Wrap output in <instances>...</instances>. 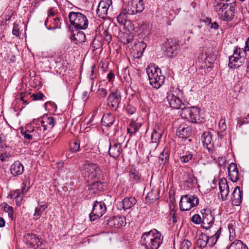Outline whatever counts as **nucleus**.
<instances>
[{
  "mask_svg": "<svg viewBox=\"0 0 249 249\" xmlns=\"http://www.w3.org/2000/svg\"><path fill=\"white\" fill-rule=\"evenodd\" d=\"M38 121L34 122V120L29 124H27L25 128L20 129V133L24 138L29 141H38L44 139L47 132V128L43 127Z\"/></svg>",
  "mask_w": 249,
  "mask_h": 249,
  "instance_id": "f257e3e1",
  "label": "nucleus"
},
{
  "mask_svg": "<svg viewBox=\"0 0 249 249\" xmlns=\"http://www.w3.org/2000/svg\"><path fill=\"white\" fill-rule=\"evenodd\" d=\"M162 242L160 233L155 229L145 232L141 237L142 245L145 249H159Z\"/></svg>",
  "mask_w": 249,
  "mask_h": 249,
  "instance_id": "f03ea898",
  "label": "nucleus"
},
{
  "mask_svg": "<svg viewBox=\"0 0 249 249\" xmlns=\"http://www.w3.org/2000/svg\"><path fill=\"white\" fill-rule=\"evenodd\" d=\"M150 84L154 88H160L164 82L165 77L161 74V70L153 64H150L146 68Z\"/></svg>",
  "mask_w": 249,
  "mask_h": 249,
  "instance_id": "7ed1b4c3",
  "label": "nucleus"
},
{
  "mask_svg": "<svg viewBox=\"0 0 249 249\" xmlns=\"http://www.w3.org/2000/svg\"><path fill=\"white\" fill-rule=\"evenodd\" d=\"M180 116L182 118L193 123H201L203 120L200 117V109L195 107H183L181 110Z\"/></svg>",
  "mask_w": 249,
  "mask_h": 249,
  "instance_id": "20e7f679",
  "label": "nucleus"
},
{
  "mask_svg": "<svg viewBox=\"0 0 249 249\" xmlns=\"http://www.w3.org/2000/svg\"><path fill=\"white\" fill-rule=\"evenodd\" d=\"M70 21L75 29L84 30L87 28L89 21L86 16L79 12H71L69 14Z\"/></svg>",
  "mask_w": 249,
  "mask_h": 249,
  "instance_id": "39448f33",
  "label": "nucleus"
},
{
  "mask_svg": "<svg viewBox=\"0 0 249 249\" xmlns=\"http://www.w3.org/2000/svg\"><path fill=\"white\" fill-rule=\"evenodd\" d=\"M199 199L197 196L190 195L181 196L179 201V208L182 211H187L197 206Z\"/></svg>",
  "mask_w": 249,
  "mask_h": 249,
  "instance_id": "423d86ee",
  "label": "nucleus"
},
{
  "mask_svg": "<svg viewBox=\"0 0 249 249\" xmlns=\"http://www.w3.org/2000/svg\"><path fill=\"white\" fill-rule=\"evenodd\" d=\"M236 6V2L229 4L225 6V7H222L220 11L217 9H214V11H215L218 15L221 16V18L222 20L230 22L234 18Z\"/></svg>",
  "mask_w": 249,
  "mask_h": 249,
  "instance_id": "0eeeda50",
  "label": "nucleus"
},
{
  "mask_svg": "<svg viewBox=\"0 0 249 249\" xmlns=\"http://www.w3.org/2000/svg\"><path fill=\"white\" fill-rule=\"evenodd\" d=\"M247 51H249V48H235L233 55L229 57V68L235 69L239 67L237 61L239 58L246 56Z\"/></svg>",
  "mask_w": 249,
  "mask_h": 249,
  "instance_id": "6e6552de",
  "label": "nucleus"
},
{
  "mask_svg": "<svg viewBox=\"0 0 249 249\" xmlns=\"http://www.w3.org/2000/svg\"><path fill=\"white\" fill-rule=\"evenodd\" d=\"M82 173L86 177L89 179H93L99 177L101 169L97 164L89 163L83 165Z\"/></svg>",
  "mask_w": 249,
  "mask_h": 249,
  "instance_id": "1a4fd4ad",
  "label": "nucleus"
},
{
  "mask_svg": "<svg viewBox=\"0 0 249 249\" xmlns=\"http://www.w3.org/2000/svg\"><path fill=\"white\" fill-rule=\"evenodd\" d=\"M107 208L104 202L96 201L93 206V209L89 214L91 221H94L101 217L106 213Z\"/></svg>",
  "mask_w": 249,
  "mask_h": 249,
  "instance_id": "9d476101",
  "label": "nucleus"
},
{
  "mask_svg": "<svg viewBox=\"0 0 249 249\" xmlns=\"http://www.w3.org/2000/svg\"><path fill=\"white\" fill-rule=\"evenodd\" d=\"M202 215V224L203 228L209 229L212 227L214 221V217L212 214L209 209H204L201 210Z\"/></svg>",
  "mask_w": 249,
  "mask_h": 249,
  "instance_id": "9b49d317",
  "label": "nucleus"
},
{
  "mask_svg": "<svg viewBox=\"0 0 249 249\" xmlns=\"http://www.w3.org/2000/svg\"><path fill=\"white\" fill-rule=\"evenodd\" d=\"M144 8V3L143 0H132L128 3L126 8L130 15H135L142 12Z\"/></svg>",
  "mask_w": 249,
  "mask_h": 249,
  "instance_id": "f8f14e48",
  "label": "nucleus"
},
{
  "mask_svg": "<svg viewBox=\"0 0 249 249\" xmlns=\"http://www.w3.org/2000/svg\"><path fill=\"white\" fill-rule=\"evenodd\" d=\"M103 190L104 188L102 183L100 181H96L89 184L87 186L85 191L89 198H90L99 194Z\"/></svg>",
  "mask_w": 249,
  "mask_h": 249,
  "instance_id": "ddd939ff",
  "label": "nucleus"
},
{
  "mask_svg": "<svg viewBox=\"0 0 249 249\" xmlns=\"http://www.w3.org/2000/svg\"><path fill=\"white\" fill-rule=\"evenodd\" d=\"M166 98L171 107L179 109L184 107V104L181 100L178 97L175 96L173 93L167 92Z\"/></svg>",
  "mask_w": 249,
  "mask_h": 249,
  "instance_id": "4468645a",
  "label": "nucleus"
},
{
  "mask_svg": "<svg viewBox=\"0 0 249 249\" xmlns=\"http://www.w3.org/2000/svg\"><path fill=\"white\" fill-rule=\"evenodd\" d=\"M112 4V0H102L98 4L96 13L99 17L105 18L107 14L109 6Z\"/></svg>",
  "mask_w": 249,
  "mask_h": 249,
  "instance_id": "2eb2a0df",
  "label": "nucleus"
},
{
  "mask_svg": "<svg viewBox=\"0 0 249 249\" xmlns=\"http://www.w3.org/2000/svg\"><path fill=\"white\" fill-rule=\"evenodd\" d=\"M24 238L26 243L32 248L36 249L42 244L43 240L34 233H28L25 235Z\"/></svg>",
  "mask_w": 249,
  "mask_h": 249,
  "instance_id": "dca6fc26",
  "label": "nucleus"
},
{
  "mask_svg": "<svg viewBox=\"0 0 249 249\" xmlns=\"http://www.w3.org/2000/svg\"><path fill=\"white\" fill-rule=\"evenodd\" d=\"M219 188L220 192L218 195L219 198L221 197L222 201H225L228 199V196L229 193V186L227 180L222 178L219 181Z\"/></svg>",
  "mask_w": 249,
  "mask_h": 249,
  "instance_id": "f3484780",
  "label": "nucleus"
},
{
  "mask_svg": "<svg viewBox=\"0 0 249 249\" xmlns=\"http://www.w3.org/2000/svg\"><path fill=\"white\" fill-rule=\"evenodd\" d=\"M122 152L123 148L121 143L115 142H109L108 154L110 157L116 159L120 156Z\"/></svg>",
  "mask_w": 249,
  "mask_h": 249,
  "instance_id": "a211bd4d",
  "label": "nucleus"
},
{
  "mask_svg": "<svg viewBox=\"0 0 249 249\" xmlns=\"http://www.w3.org/2000/svg\"><path fill=\"white\" fill-rule=\"evenodd\" d=\"M121 96L118 91L111 92L108 97V104L112 110H116L119 107Z\"/></svg>",
  "mask_w": 249,
  "mask_h": 249,
  "instance_id": "6ab92c4d",
  "label": "nucleus"
},
{
  "mask_svg": "<svg viewBox=\"0 0 249 249\" xmlns=\"http://www.w3.org/2000/svg\"><path fill=\"white\" fill-rule=\"evenodd\" d=\"M125 224V218L124 216H113L107 221V225L114 228H120Z\"/></svg>",
  "mask_w": 249,
  "mask_h": 249,
  "instance_id": "aec40b11",
  "label": "nucleus"
},
{
  "mask_svg": "<svg viewBox=\"0 0 249 249\" xmlns=\"http://www.w3.org/2000/svg\"><path fill=\"white\" fill-rule=\"evenodd\" d=\"M204 146L206 147L210 152L213 151V142L211 132L206 131L203 133L201 138Z\"/></svg>",
  "mask_w": 249,
  "mask_h": 249,
  "instance_id": "412c9836",
  "label": "nucleus"
},
{
  "mask_svg": "<svg viewBox=\"0 0 249 249\" xmlns=\"http://www.w3.org/2000/svg\"><path fill=\"white\" fill-rule=\"evenodd\" d=\"M38 121L42 125L43 127H45L48 129L52 128L55 125L54 119L53 117H48L47 115L44 116L41 119H34V122Z\"/></svg>",
  "mask_w": 249,
  "mask_h": 249,
  "instance_id": "4be33fe9",
  "label": "nucleus"
},
{
  "mask_svg": "<svg viewBox=\"0 0 249 249\" xmlns=\"http://www.w3.org/2000/svg\"><path fill=\"white\" fill-rule=\"evenodd\" d=\"M228 175L230 179L233 182H236L239 178V172L235 163H231L228 167Z\"/></svg>",
  "mask_w": 249,
  "mask_h": 249,
  "instance_id": "5701e85b",
  "label": "nucleus"
},
{
  "mask_svg": "<svg viewBox=\"0 0 249 249\" xmlns=\"http://www.w3.org/2000/svg\"><path fill=\"white\" fill-rule=\"evenodd\" d=\"M242 192L239 187H236L232 193V204L235 206H239L242 199Z\"/></svg>",
  "mask_w": 249,
  "mask_h": 249,
  "instance_id": "b1692460",
  "label": "nucleus"
},
{
  "mask_svg": "<svg viewBox=\"0 0 249 249\" xmlns=\"http://www.w3.org/2000/svg\"><path fill=\"white\" fill-rule=\"evenodd\" d=\"M192 129L190 126H180L177 130V135L180 138H187L192 135Z\"/></svg>",
  "mask_w": 249,
  "mask_h": 249,
  "instance_id": "393cba45",
  "label": "nucleus"
},
{
  "mask_svg": "<svg viewBox=\"0 0 249 249\" xmlns=\"http://www.w3.org/2000/svg\"><path fill=\"white\" fill-rule=\"evenodd\" d=\"M129 15H130L128 14V10L126 8L123 9L117 18L119 24L125 27L127 23H130V21L127 20Z\"/></svg>",
  "mask_w": 249,
  "mask_h": 249,
  "instance_id": "a878e982",
  "label": "nucleus"
},
{
  "mask_svg": "<svg viewBox=\"0 0 249 249\" xmlns=\"http://www.w3.org/2000/svg\"><path fill=\"white\" fill-rule=\"evenodd\" d=\"M10 170L11 174L14 176H18L23 172L24 167L20 162L17 161L12 165Z\"/></svg>",
  "mask_w": 249,
  "mask_h": 249,
  "instance_id": "bb28decb",
  "label": "nucleus"
},
{
  "mask_svg": "<svg viewBox=\"0 0 249 249\" xmlns=\"http://www.w3.org/2000/svg\"><path fill=\"white\" fill-rule=\"evenodd\" d=\"M129 180L133 184L142 182L141 175L136 169H132L129 172Z\"/></svg>",
  "mask_w": 249,
  "mask_h": 249,
  "instance_id": "cd10ccee",
  "label": "nucleus"
},
{
  "mask_svg": "<svg viewBox=\"0 0 249 249\" xmlns=\"http://www.w3.org/2000/svg\"><path fill=\"white\" fill-rule=\"evenodd\" d=\"M71 38L73 41H75V44L76 45H80L86 41V35L82 31H78L75 35L73 34L71 35Z\"/></svg>",
  "mask_w": 249,
  "mask_h": 249,
  "instance_id": "c85d7f7f",
  "label": "nucleus"
},
{
  "mask_svg": "<svg viewBox=\"0 0 249 249\" xmlns=\"http://www.w3.org/2000/svg\"><path fill=\"white\" fill-rule=\"evenodd\" d=\"M137 200L135 197H126L122 201L123 208L124 210L129 209L133 207L136 203Z\"/></svg>",
  "mask_w": 249,
  "mask_h": 249,
  "instance_id": "c756f323",
  "label": "nucleus"
},
{
  "mask_svg": "<svg viewBox=\"0 0 249 249\" xmlns=\"http://www.w3.org/2000/svg\"><path fill=\"white\" fill-rule=\"evenodd\" d=\"M115 122V117L111 113H107L103 115L102 119L103 125L110 127Z\"/></svg>",
  "mask_w": 249,
  "mask_h": 249,
  "instance_id": "7c9ffc66",
  "label": "nucleus"
},
{
  "mask_svg": "<svg viewBox=\"0 0 249 249\" xmlns=\"http://www.w3.org/2000/svg\"><path fill=\"white\" fill-rule=\"evenodd\" d=\"M236 2V0H214L213 3V9L220 11L222 7H225L226 5L235 3Z\"/></svg>",
  "mask_w": 249,
  "mask_h": 249,
  "instance_id": "2f4dec72",
  "label": "nucleus"
},
{
  "mask_svg": "<svg viewBox=\"0 0 249 249\" xmlns=\"http://www.w3.org/2000/svg\"><path fill=\"white\" fill-rule=\"evenodd\" d=\"M10 196L11 198H14L15 199V201L17 206L20 205L24 196V195L22 194L20 189H17L13 191L11 193Z\"/></svg>",
  "mask_w": 249,
  "mask_h": 249,
  "instance_id": "473e14b6",
  "label": "nucleus"
},
{
  "mask_svg": "<svg viewBox=\"0 0 249 249\" xmlns=\"http://www.w3.org/2000/svg\"><path fill=\"white\" fill-rule=\"evenodd\" d=\"M141 126V123L136 122V121L132 120L127 127V132L130 134V136H131L132 135L136 133L139 130Z\"/></svg>",
  "mask_w": 249,
  "mask_h": 249,
  "instance_id": "72a5a7b5",
  "label": "nucleus"
},
{
  "mask_svg": "<svg viewBox=\"0 0 249 249\" xmlns=\"http://www.w3.org/2000/svg\"><path fill=\"white\" fill-rule=\"evenodd\" d=\"M162 135V131L159 128L154 129L151 134V142L156 143V146L158 145L157 142L161 138Z\"/></svg>",
  "mask_w": 249,
  "mask_h": 249,
  "instance_id": "f704fd0d",
  "label": "nucleus"
},
{
  "mask_svg": "<svg viewBox=\"0 0 249 249\" xmlns=\"http://www.w3.org/2000/svg\"><path fill=\"white\" fill-rule=\"evenodd\" d=\"M221 234V228L216 231L215 234L213 236H208V239L207 242L209 246L212 247L216 244L217 239Z\"/></svg>",
  "mask_w": 249,
  "mask_h": 249,
  "instance_id": "c9c22d12",
  "label": "nucleus"
},
{
  "mask_svg": "<svg viewBox=\"0 0 249 249\" xmlns=\"http://www.w3.org/2000/svg\"><path fill=\"white\" fill-rule=\"evenodd\" d=\"M47 208V205L43 204L39 205L35 208V213L33 214V219L34 220H37L40 218L41 216L42 213Z\"/></svg>",
  "mask_w": 249,
  "mask_h": 249,
  "instance_id": "e433bc0d",
  "label": "nucleus"
},
{
  "mask_svg": "<svg viewBox=\"0 0 249 249\" xmlns=\"http://www.w3.org/2000/svg\"><path fill=\"white\" fill-rule=\"evenodd\" d=\"M228 249H248V248L241 241L235 240L231 244Z\"/></svg>",
  "mask_w": 249,
  "mask_h": 249,
  "instance_id": "4c0bfd02",
  "label": "nucleus"
},
{
  "mask_svg": "<svg viewBox=\"0 0 249 249\" xmlns=\"http://www.w3.org/2000/svg\"><path fill=\"white\" fill-rule=\"evenodd\" d=\"M145 48H130L129 51L133 57L136 58H140L144 51Z\"/></svg>",
  "mask_w": 249,
  "mask_h": 249,
  "instance_id": "58836bf2",
  "label": "nucleus"
},
{
  "mask_svg": "<svg viewBox=\"0 0 249 249\" xmlns=\"http://www.w3.org/2000/svg\"><path fill=\"white\" fill-rule=\"evenodd\" d=\"M208 239V236L205 233H201L197 241V245L200 248H204L208 244L207 242Z\"/></svg>",
  "mask_w": 249,
  "mask_h": 249,
  "instance_id": "ea45409f",
  "label": "nucleus"
},
{
  "mask_svg": "<svg viewBox=\"0 0 249 249\" xmlns=\"http://www.w3.org/2000/svg\"><path fill=\"white\" fill-rule=\"evenodd\" d=\"M169 155V150L168 148H164L159 157L160 160L161 161V164H165L166 162L168 161Z\"/></svg>",
  "mask_w": 249,
  "mask_h": 249,
  "instance_id": "a19ab883",
  "label": "nucleus"
},
{
  "mask_svg": "<svg viewBox=\"0 0 249 249\" xmlns=\"http://www.w3.org/2000/svg\"><path fill=\"white\" fill-rule=\"evenodd\" d=\"M80 142L78 140H74L70 143V149L71 152L75 153L79 150Z\"/></svg>",
  "mask_w": 249,
  "mask_h": 249,
  "instance_id": "79ce46f5",
  "label": "nucleus"
},
{
  "mask_svg": "<svg viewBox=\"0 0 249 249\" xmlns=\"http://www.w3.org/2000/svg\"><path fill=\"white\" fill-rule=\"evenodd\" d=\"M103 36H104V40L101 46L109 45V43L112 39L111 35L109 34L107 30H105L103 32Z\"/></svg>",
  "mask_w": 249,
  "mask_h": 249,
  "instance_id": "37998d69",
  "label": "nucleus"
},
{
  "mask_svg": "<svg viewBox=\"0 0 249 249\" xmlns=\"http://www.w3.org/2000/svg\"><path fill=\"white\" fill-rule=\"evenodd\" d=\"M165 55L169 57H172L176 55L177 53V49L174 48H165L164 50Z\"/></svg>",
  "mask_w": 249,
  "mask_h": 249,
  "instance_id": "c03bdc74",
  "label": "nucleus"
},
{
  "mask_svg": "<svg viewBox=\"0 0 249 249\" xmlns=\"http://www.w3.org/2000/svg\"><path fill=\"white\" fill-rule=\"evenodd\" d=\"M30 181L26 180L23 182L21 185V192L24 196L27 194L30 189Z\"/></svg>",
  "mask_w": 249,
  "mask_h": 249,
  "instance_id": "a18cd8bd",
  "label": "nucleus"
},
{
  "mask_svg": "<svg viewBox=\"0 0 249 249\" xmlns=\"http://www.w3.org/2000/svg\"><path fill=\"white\" fill-rule=\"evenodd\" d=\"M3 210L6 213H8V216L11 219L13 218L14 216V210L12 206L8 205L7 204H5L3 206Z\"/></svg>",
  "mask_w": 249,
  "mask_h": 249,
  "instance_id": "49530a36",
  "label": "nucleus"
},
{
  "mask_svg": "<svg viewBox=\"0 0 249 249\" xmlns=\"http://www.w3.org/2000/svg\"><path fill=\"white\" fill-rule=\"evenodd\" d=\"M194 176L192 174H189L187 179L184 182V184L189 188L193 186Z\"/></svg>",
  "mask_w": 249,
  "mask_h": 249,
  "instance_id": "de8ad7c7",
  "label": "nucleus"
},
{
  "mask_svg": "<svg viewBox=\"0 0 249 249\" xmlns=\"http://www.w3.org/2000/svg\"><path fill=\"white\" fill-rule=\"evenodd\" d=\"M193 155L190 153H187L186 155L180 157V160L182 162L187 163L193 159Z\"/></svg>",
  "mask_w": 249,
  "mask_h": 249,
  "instance_id": "09e8293b",
  "label": "nucleus"
},
{
  "mask_svg": "<svg viewBox=\"0 0 249 249\" xmlns=\"http://www.w3.org/2000/svg\"><path fill=\"white\" fill-rule=\"evenodd\" d=\"M158 191L156 190H152L151 192H149L146 196V198L148 199L149 200H156L158 199V197L155 196L153 197L154 195L157 194Z\"/></svg>",
  "mask_w": 249,
  "mask_h": 249,
  "instance_id": "8fccbe9b",
  "label": "nucleus"
},
{
  "mask_svg": "<svg viewBox=\"0 0 249 249\" xmlns=\"http://www.w3.org/2000/svg\"><path fill=\"white\" fill-rule=\"evenodd\" d=\"M12 33L14 35L16 36H20L21 33L19 30L18 24L16 23H14Z\"/></svg>",
  "mask_w": 249,
  "mask_h": 249,
  "instance_id": "3c124183",
  "label": "nucleus"
},
{
  "mask_svg": "<svg viewBox=\"0 0 249 249\" xmlns=\"http://www.w3.org/2000/svg\"><path fill=\"white\" fill-rule=\"evenodd\" d=\"M191 246V242L188 240H184L181 243V249H189Z\"/></svg>",
  "mask_w": 249,
  "mask_h": 249,
  "instance_id": "603ef678",
  "label": "nucleus"
},
{
  "mask_svg": "<svg viewBox=\"0 0 249 249\" xmlns=\"http://www.w3.org/2000/svg\"><path fill=\"white\" fill-rule=\"evenodd\" d=\"M192 221L193 223L196 224H199L201 222L202 223L201 216L197 214H196L192 217Z\"/></svg>",
  "mask_w": 249,
  "mask_h": 249,
  "instance_id": "864d4df0",
  "label": "nucleus"
},
{
  "mask_svg": "<svg viewBox=\"0 0 249 249\" xmlns=\"http://www.w3.org/2000/svg\"><path fill=\"white\" fill-rule=\"evenodd\" d=\"M31 97H33L34 100L37 101L42 100L45 96L42 92H38L36 94H33Z\"/></svg>",
  "mask_w": 249,
  "mask_h": 249,
  "instance_id": "5fc2aeb1",
  "label": "nucleus"
},
{
  "mask_svg": "<svg viewBox=\"0 0 249 249\" xmlns=\"http://www.w3.org/2000/svg\"><path fill=\"white\" fill-rule=\"evenodd\" d=\"M125 110L127 113L130 115H132L136 112V108L130 105H128L126 106Z\"/></svg>",
  "mask_w": 249,
  "mask_h": 249,
  "instance_id": "6e6d98bb",
  "label": "nucleus"
},
{
  "mask_svg": "<svg viewBox=\"0 0 249 249\" xmlns=\"http://www.w3.org/2000/svg\"><path fill=\"white\" fill-rule=\"evenodd\" d=\"M219 126L221 131H224L227 128L225 119H221L220 120Z\"/></svg>",
  "mask_w": 249,
  "mask_h": 249,
  "instance_id": "4d7b16f0",
  "label": "nucleus"
},
{
  "mask_svg": "<svg viewBox=\"0 0 249 249\" xmlns=\"http://www.w3.org/2000/svg\"><path fill=\"white\" fill-rule=\"evenodd\" d=\"M60 18H55L54 19L53 24L54 25L53 28H59L61 26V24L59 23Z\"/></svg>",
  "mask_w": 249,
  "mask_h": 249,
  "instance_id": "13d9d810",
  "label": "nucleus"
},
{
  "mask_svg": "<svg viewBox=\"0 0 249 249\" xmlns=\"http://www.w3.org/2000/svg\"><path fill=\"white\" fill-rule=\"evenodd\" d=\"M99 94L103 97H105L107 96V89L104 88H99L98 89Z\"/></svg>",
  "mask_w": 249,
  "mask_h": 249,
  "instance_id": "bf43d9fd",
  "label": "nucleus"
},
{
  "mask_svg": "<svg viewBox=\"0 0 249 249\" xmlns=\"http://www.w3.org/2000/svg\"><path fill=\"white\" fill-rule=\"evenodd\" d=\"M170 215L172 218V221L174 223H176L177 222V220L176 219V212L174 210V209H171L170 213Z\"/></svg>",
  "mask_w": 249,
  "mask_h": 249,
  "instance_id": "052dcab7",
  "label": "nucleus"
},
{
  "mask_svg": "<svg viewBox=\"0 0 249 249\" xmlns=\"http://www.w3.org/2000/svg\"><path fill=\"white\" fill-rule=\"evenodd\" d=\"M114 74L112 72V71H110L109 73L107 74V79L109 82H111L114 78Z\"/></svg>",
  "mask_w": 249,
  "mask_h": 249,
  "instance_id": "680f3d73",
  "label": "nucleus"
},
{
  "mask_svg": "<svg viewBox=\"0 0 249 249\" xmlns=\"http://www.w3.org/2000/svg\"><path fill=\"white\" fill-rule=\"evenodd\" d=\"M211 25H210V28L211 29H214V30H216L217 29H218V27H219V25H218L217 23L216 22H214L213 23H212L211 22V23L210 24Z\"/></svg>",
  "mask_w": 249,
  "mask_h": 249,
  "instance_id": "e2e57ef3",
  "label": "nucleus"
},
{
  "mask_svg": "<svg viewBox=\"0 0 249 249\" xmlns=\"http://www.w3.org/2000/svg\"><path fill=\"white\" fill-rule=\"evenodd\" d=\"M95 65H93L92 67H91V73H90V78L91 80H93L94 79V69L95 68Z\"/></svg>",
  "mask_w": 249,
  "mask_h": 249,
  "instance_id": "0e129e2a",
  "label": "nucleus"
},
{
  "mask_svg": "<svg viewBox=\"0 0 249 249\" xmlns=\"http://www.w3.org/2000/svg\"><path fill=\"white\" fill-rule=\"evenodd\" d=\"M5 225V221L3 218L0 217V228L3 227Z\"/></svg>",
  "mask_w": 249,
  "mask_h": 249,
  "instance_id": "69168bd1",
  "label": "nucleus"
},
{
  "mask_svg": "<svg viewBox=\"0 0 249 249\" xmlns=\"http://www.w3.org/2000/svg\"><path fill=\"white\" fill-rule=\"evenodd\" d=\"M54 14H55V12L53 11V8L50 9L49 11L48 16H53L54 15Z\"/></svg>",
  "mask_w": 249,
  "mask_h": 249,
  "instance_id": "338daca9",
  "label": "nucleus"
},
{
  "mask_svg": "<svg viewBox=\"0 0 249 249\" xmlns=\"http://www.w3.org/2000/svg\"><path fill=\"white\" fill-rule=\"evenodd\" d=\"M204 21L205 22H208L209 24H210V23H211L212 19L211 18H206Z\"/></svg>",
  "mask_w": 249,
  "mask_h": 249,
  "instance_id": "774afa93",
  "label": "nucleus"
}]
</instances>
